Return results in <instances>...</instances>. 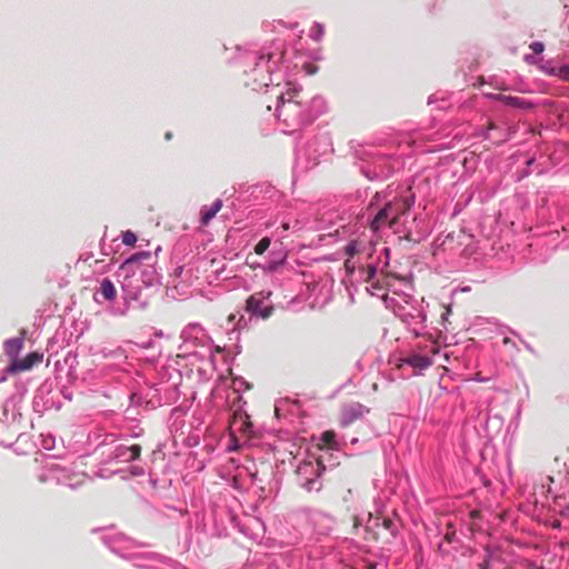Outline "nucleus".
I'll return each mask as SVG.
<instances>
[{
    "instance_id": "obj_1",
    "label": "nucleus",
    "mask_w": 569,
    "mask_h": 569,
    "mask_svg": "<svg viewBox=\"0 0 569 569\" xmlns=\"http://www.w3.org/2000/svg\"><path fill=\"white\" fill-rule=\"evenodd\" d=\"M150 251H139L128 257L117 271L118 281L121 284L123 307H114L111 312L114 316H124L130 306L144 310L149 306L150 298L158 291L161 281L156 268L143 260H151Z\"/></svg>"
},
{
    "instance_id": "obj_2",
    "label": "nucleus",
    "mask_w": 569,
    "mask_h": 569,
    "mask_svg": "<svg viewBox=\"0 0 569 569\" xmlns=\"http://www.w3.org/2000/svg\"><path fill=\"white\" fill-rule=\"evenodd\" d=\"M233 62L242 71L243 84L252 91L268 88L274 81L280 63L286 61L282 43L259 48L257 44L236 46Z\"/></svg>"
},
{
    "instance_id": "obj_3",
    "label": "nucleus",
    "mask_w": 569,
    "mask_h": 569,
    "mask_svg": "<svg viewBox=\"0 0 569 569\" xmlns=\"http://www.w3.org/2000/svg\"><path fill=\"white\" fill-rule=\"evenodd\" d=\"M286 91L277 97L276 117L284 133H295L310 126L327 112V101L321 96H309L293 82L286 83Z\"/></svg>"
},
{
    "instance_id": "obj_4",
    "label": "nucleus",
    "mask_w": 569,
    "mask_h": 569,
    "mask_svg": "<svg viewBox=\"0 0 569 569\" xmlns=\"http://www.w3.org/2000/svg\"><path fill=\"white\" fill-rule=\"evenodd\" d=\"M412 196H399L396 191L387 188L377 191L366 207V211L358 219L378 233L386 229L400 232L401 218L406 216L413 206Z\"/></svg>"
},
{
    "instance_id": "obj_5",
    "label": "nucleus",
    "mask_w": 569,
    "mask_h": 569,
    "mask_svg": "<svg viewBox=\"0 0 569 569\" xmlns=\"http://www.w3.org/2000/svg\"><path fill=\"white\" fill-rule=\"evenodd\" d=\"M101 540L113 553L122 558H137L141 560L137 566L147 569H186L177 560L158 552L134 553L133 550L142 545L121 532L108 531Z\"/></svg>"
},
{
    "instance_id": "obj_6",
    "label": "nucleus",
    "mask_w": 569,
    "mask_h": 569,
    "mask_svg": "<svg viewBox=\"0 0 569 569\" xmlns=\"http://www.w3.org/2000/svg\"><path fill=\"white\" fill-rule=\"evenodd\" d=\"M356 156L359 160L360 172L371 181L387 179L403 166V160L399 154L380 150L373 146L357 150Z\"/></svg>"
},
{
    "instance_id": "obj_7",
    "label": "nucleus",
    "mask_w": 569,
    "mask_h": 569,
    "mask_svg": "<svg viewBox=\"0 0 569 569\" xmlns=\"http://www.w3.org/2000/svg\"><path fill=\"white\" fill-rule=\"evenodd\" d=\"M325 466L318 460L302 461L297 466L296 483L307 492H319L322 489Z\"/></svg>"
},
{
    "instance_id": "obj_8",
    "label": "nucleus",
    "mask_w": 569,
    "mask_h": 569,
    "mask_svg": "<svg viewBox=\"0 0 569 569\" xmlns=\"http://www.w3.org/2000/svg\"><path fill=\"white\" fill-rule=\"evenodd\" d=\"M331 150L329 138L326 134H319L301 144L298 142L295 148L297 161H306V167L316 166L319 158Z\"/></svg>"
},
{
    "instance_id": "obj_9",
    "label": "nucleus",
    "mask_w": 569,
    "mask_h": 569,
    "mask_svg": "<svg viewBox=\"0 0 569 569\" xmlns=\"http://www.w3.org/2000/svg\"><path fill=\"white\" fill-rule=\"evenodd\" d=\"M271 291L262 290L248 297L246 301V312L249 315V321L267 320L273 312V305L270 301Z\"/></svg>"
},
{
    "instance_id": "obj_10",
    "label": "nucleus",
    "mask_w": 569,
    "mask_h": 569,
    "mask_svg": "<svg viewBox=\"0 0 569 569\" xmlns=\"http://www.w3.org/2000/svg\"><path fill=\"white\" fill-rule=\"evenodd\" d=\"M396 316L405 322L408 328L419 337L426 328L427 315L421 307L417 306H399Z\"/></svg>"
},
{
    "instance_id": "obj_11",
    "label": "nucleus",
    "mask_w": 569,
    "mask_h": 569,
    "mask_svg": "<svg viewBox=\"0 0 569 569\" xmlns=\"http://www.w3.org/2000/svg\"><path fill=\"white\" fill-rule=\"evenodd\" d=\"M60 390L54 389V382L51 380L43 381L36 391L33 397V409L36 411H44L52 408L59 409L60 403L57 401V393Z\"/></svg>"
},
{
    "instance_id": "obj_12",
    "label": "nucleus",
    "mask_w": 569,
    "mask_h": 569,
    "mask_svg": "<svg viewBox=\"0 0 569 569\" xmlns=\"http://www.w3.org/2000/svg\"><path fill=\"white\" fill-rule=\"evenodd\" d=\"M140 455L141 447L139 445H117L102 452V462L106 465L131 462L137 460L140 457Z\"/></svg>"
},
{
    "instance_id": "obj_13",
    "label": "nucleus",
    "mask_w": 569,
    "mask_h": 569,
    "mask_svg": "<svg viewBox=\"0 0 569 569\" xmlns=\"http://www.w3.org/2000/svg\"><path fill=\"white\" fill-rule=\"evenodd\" d=\"M306 519L312 532L318 536H328L336 523L333 517L320 510L307 511Z\"/></svg>"
},
{
    "instance_id": "obj_14",
    "label": "nucleus",
    "mask_w": 569,
    "mask_h": 569,
    "mask_svg": "<svg viewBox=\"0 0 569 569\" xmlns=\"http://www.w3.org/2000/svg\"><path fill=\"white\" fill-rule=\"evenodd\" d=\"M181 339L186 346H206L210 338L199 323H189L181 332Z\"/></svg>"
},
{
    "instance_id": "obj_15",
    "label": "nucleus",
    "mask_w": 569,
    "mask_h": 569,
    "mask_svg": "<svg viewBox=\"0 0 569 569\" xmlns=\"http://www.w3.org/2000/svg\"><path fill=\"white\" fill-rule=\"evenodd\" d=\"M481 136L483 139L499 146L510 139L511 131L510 129L497 124L496 122H490L487 129L482 130Z\"/></svg>"
},
{
    "instance_id": "obj_16",
    "label": "nucleus",
    "mask_w": 569,
    "mask_h": 569,
    "mask_svg": "<svg viewBox=\"0 0 569 569\" xmlns=\"http://www.w3.org/2000/svg\"><path fill=\"white\" fill-rule=\"evenodd\" d=\"M400 362V367L406 365L415 369L417 373H420L432 365V358L428 355L410 352L401 358Z\"/></svg>"
},
{
    "instance_id": "obj_17",
    "label": "nucleus",
    "mask_w": 569,
    "mask_h": 569,
    "mask_svg": "<svg viewBox=\"0 0 569 569\" xmlns=\"http://www.w3.org/2000/svg\"><path fill=\"white\" fill-rule=\"evenodd\" d=\"M390 259V249L388 247H382L380 253L378 256L377 262H369L367 264L366 270H363L365 279L367 281L373 280L377 276L378 270H383L389 266Z\"/></svg>"
},
{
    "instance_id": "obj_18",
    "label": "nucleus",
    "mask_w": 569,
    "mask_h": 569,
    "mask_svg": "<svg viewBox=\"0 0 569 569\" xmlns=\"http://www.w3.org/2000/svg\"><path fill=\"white\" fill-rule=\"evenodd\" d=\"M368 412L369 409L359 402L346 405L341 412V425L347 427Z\"/></svg>"
},
{
    "instance_id": "obj_19",
    "label": "nucleus",
    "mask_w": 569,
    "mask_h": 569,
    "mask_svg": "<svg viewBox=\"0 0 569 569\" xmlns=\"http://www.w3.org/2000/svg\"><path fill=\"white\" fill-rule=\"evenodd\" d=\"M41 360L42 355L31 352L22 360L14 359L13 361H11V363L7 367V371L12 373L24 371L32 368L33 365L40 362Z\"/></svg>"
},
{
    "instance_id": "obj_20",
    "label": "nucleus",
    "mask_w": 569,
    "mask_h": 569,
    "mask_svg": "<svg viewBox=\"0 0 569 569\" xmlns=\"http://www.w3.org/2000/svg\"><path fill=\"white\" fill-rule=\"evenodd\" d=\"M116 297L117 290L113 282L108 278H103L100 282L99 289L94 292V300L98 303H101L102 300L112 301L116 299Z\"/></svg>"
},
{
    "instance_id": "obj_21",
    "label": "nucleus",
    "mask_w": 569,
    "mask_h": 569,
    "mask_svg": "<svg viewBox=\"0 0 569 569\" xmlns=\"http://www.w3.org/2000/svg\"><path fill=\"white\" fill-rule=\"evenodd\" d=\"M492 99L501 101L503 104L521 110H528L533 108V103L525 98L516 96H506L501 93L492 94Z\"/></svg>"
},
{
    "instance_id": "obj_22",
    "label": "nucleus",
    "mask_w": 569,
    "mask_h": 569,
    "mask_svg": "<svg viewBox=\"0 0 569 569\" xmlns=\"http://www.w3.org/2000/svg\"><path fill=\"white\" fill-rule=\"evenodd\" d=\"M46 468L50 473V477L54 478L58 483H63L74 488L73 485L67 483V480L69 479V469L67 467H63L57 462H47Z\"/></svg>"
},
{
    "instance_id": "obj_23",
    "label": "nucleus",
    "mask_w": 569,
    "mask_h": 569,
    "mask_svg": "<svg viewBox=\"0 0 569 569\" xmlns=\"http://www.w3.org/2000/svg\"><path fill=\"white\" fill-rule=\"evenodd\" d=\"M336 218V214L333 212H326L322 214L321 218H317L316 220V228L319 230H328V236H332L333 233H337L339 228L345 227V224L339 223L338 228H335L333 231H330V229L336 224L333 219Z\"/></svg>"
},
{
    "instance_id": "obj_24",
    "label": "nucleus",
    "mask_w": 569,
    "mask_h": 569,
    "mask_svg": "<svg viewBox=\"0 0 569 569\" xmlns=\"http://www.w3.org/2000/svg\"><path fill=\"white\" fill-rule=\"evenodd\" d=\"M222 208V200L216 199L210 207H202L200 210V222L207 226Z\"/></svg>"
},
{
    "instance_id": "obj_25",
    "label": "nucleus",
    "mask_w": 569,
    "mask_h": 569,
    "mask_svg": "<svg viewBox=\"0 0 569 569\" xmlns=\"http://www.w3.org/2000/svg\"><path fill=\"white\" fill-rule=\"evenodd\" d=\"M24 342V337H14L11 339H8L3 343L4 352L6 355L12 359H17V356L21 351Z\"/></svg>"
},
{
    "instance_id": "obj_26",
    "label": "nucleus",
    "mask_w": 569,
    "mask_h": 569,
    "mask_svg": "<svg viewBox=\"0 0 569 569\" xmlns=\"http://www.w3.org/2000/svg\"><path fill=\"white\" fill-rule=\"evenodd\" d=\"M242 469L250 477L251 483L263 492L266 490L264 485L268 482V473L263 470H252L249 467H243Z\"/></svg>"
},
{
    "instance_id": "obj_27",
    "label": "nucleus",
    "mask_w": 569,
    "mask_h": 569,
    "mask_svg": "<svg viewBox=\"0 0 569 569\" xmlns=\"http://www.w3.org/2000/svg\"><path fill=\"white\" fill-rule=\"evenodd\" d=\"M271 256L270 258H268L266 260V263H264V269L266 270H269V271H274L277 270L280 266H282L286 261V258H287V254L283 252V251H278V252H271Z\"/></svg>"
},
{
    "instance_id": "obj_28",
    "label": "nucleus",
    "mask_w": 569,
    "mask_h": 569,
    "mask_svg": "<svg viewBox=\"0 0 569 569\" xmlns=\"http://www.w3.org/2000/svg\"><path fill=\"white\" fill-rule=\"evenodd\" d=\"M129 400H130V406L131 407H142V406H146V408H156L157 406H160V400H157V401H153L152 399L150 400H144L143 396L139 392H132L129 397Z\"/></svg>"
},
{
    "instance_id": "obj_29",
    "label": "nucleus",
    "mask_w": 569,
    "mask_h": 569,
    "mask_svg": "<svg viewBox=\"0 0 569 569\" xmlns=\"http://www.w3.org/2000/svg\"><path fill=\"white\" fill-rule=\"evenodd\" d=\"M560 66L561 63H557L553 60H547L540 68L546 74L558 78V70H560Z\"/></svg>"
},
{
    "instance_id": "obj_30",
    "label": "nucleus",
    "mask_w": 569,
    "mask_h": 569,
    "mask_svg": "<svg viewBox=\"0 0 569 569\" xmlns=\"http://www.w3.org/2000/svg\"><path fill=\"white\" fill-rule=\"evenodd\" d=\"M325 33V27L320 22H313L310 30L309 37L315 41H320Z\"/></svg>"
},
{
    "instance_id": "obj_31",
    "label": "nucleus",
    "mask_w": 569,
    "mask_h": 569,
    "mask_svg": "<svg viewBox=\"0 0 569 569\" xmlns=\"http://www.w3.org/2000/svg\"><path fill=\"white\" fill-rule=\"evenodd\" d=\"M228 322L234 326V329L240 330L247 327V319L244 315H230L228 317Z\"/></svg>"
},
{
    "instance_id": "obj_32",
    "label": "nucleus",
    "mask_w": 569,
    "mask_h": 569,
    "mask_svg": "<svg viewBox=\"0 0 569 569\" xmlns=\"http://www.w3.org/2000/svg\"><path fill=\"white\" fill-rule=\"evenodd\" d=\"M102 353L106 358H111L113 360L120 361L122 359H126L127 356L124 355V350L121 348H117L113 350H102Z\"/></svg>"
},
{
    "instance_id": "obj_33",
    "label": "nucleus",
    "mask_w": 569,
    "mask_h": 569,
    "mask_svg": "<svg viewBox=\"0 0 569 569\" xmlns=\"http://www.w3.org/2000/svg\"><path fill=\"white\" fill-rule=\"evenodd\" d=\"M381 526L388 530L392 537H396L397 532H398V527L396 525V522L388 518V517H383L382 520H381Z\"/></svg>"
},
{
    "instance_id": "obj_34",
    "label": "nucleus",
    "mask_w": 569,
    "mask_h": 569,
    "mask_svg": "<svg viewBox=\"0 0 569 569\" xmlns=\"http://www.w3.org/2000/svg\"><path fill=\"white\" fill-rule=\"evenodd\" d=\"M271 240L268 237L262 238L259 240V242L254 246V252L257 254H263L270 247Z\"/></svg>"
},
{
    "instance_id": "obj_35",
    "label": "nucleus",
    "mask_w": 569,
    "mask_h": 569,
    "mask_svg": "<svg viewBox=\"0 0 569 569\" xmlns=\"http://www.w3.org/2000/svg\"><path fill=\"white\" fill-rule=\"evenodd\" d=\"M122 242L126 246H133L137 242V236L131 230H127L122 232Z\"/></svg>"
},
{
    "instance_id": "obj_36",
    "label": "nucleus",
    "mask_w": 569,
    "mask_h": 569,
    "mask_svg": "<svg viewBox=\"0 0 569 569\" xmlns=\"http://www.w3.org/2000/svg\"><path fill=\"white\" fill-rule=\"evenodd\" d=\"M359 244L357 241H349L345 248V252L346 254L349 257V258H352L355 257L356 253H358L359 249H358Z\"/></svg>"
},
{
    "instance_id": "obj_37",
    "label": "nucleus",
    "mask_w": 569,
    "mask_h": 569,
    "mask_svg": "<svg viewBox=\"0 0 569 569\" xmlns=\"http://www.w3.org/2000/svg\"><path fill=\"white\" fill-rule=\"evenodd\" d=\"M242 468H243V467H241V468H240V467H237V469H238V473H237L236 476H233V478H232V487H233L234 489H237V490H242V488H243V485H242V482H241V480H240V477H241V475H242V471H244Z\"/></svg>"
},
{
    "instance_id": "obj_38",
    "label": "nucleus",
    "mask_w": 569,
    "mask_h": 569,
    "mask_svg": "<svg viewBox=\"0 0 569 569\" xmlns=\"http://www.w3.org/2000/svg\"><path fill=\"white\" fill-rule=\"evenodd\" d=\"M558 78L562 81L569 82V64L561 63L560 70H558Z\"/></svg>"
},
{
    "instance_id": "obj_39",
    "label": "nucleus",
    "mask_w": 569,
    "mask_h": 569,
    "mask_svg": "<svg viewBox=\"0 0 569 569\" xmlns=\"http://www.w3.org/2000/svg\"><path fill=\"white\" fill-rule=\"evenodd\" d=\"M54 441H56V439H54L53 436H51V435L44 436L42 438V447H43V449H46V450L53 449L54 448Z\"/></svg>"
},
{
    "instance_id": "obj_40",
    "label": "nucleus",
    "mask_w": 569,
    "mask_h": 569,
    "mask_svg": "<svg viewBox=\"0 0 569 569\" xmlns=\"http://www.w3.org/2000/svg\"><path fill=\"white\" fill-rule=\"evenodd\" d=\"M367 290L371 293V295H375V296H379L381 291H383V286L380 283L379 280L377 281H373L371 283V287L367 288Z\"/></svg>"
},
{
    "instance_id": "obj_41",
    "label": "nucleus",
    "mask_w": 569,
    "mask_h": 569,
    "mask_svg": "<svg viewBox=\"0 0 569 569\" xmlns=\"http://www.w3.org/2000/svg\"><path fill=\"white\" fill-rule=\"evenodd\" d=\"M437 101H441V103L438 106V109H445L447 108V102L443 98H437L436 94H431L429 98H428V104L431 106L433 103H436Z\"/></svg>"
},
{
    "instance_id": "obj_42",
    "label": "nucleus",
    "mask_w": 569,
    "mask_h": 569,
    "mask_svg": "<svg viewBox=\"0 0 569 569\" xmlns=\"http://www.w3.org/2000/svg\"><path fill=\"white\" fill-rule=\"evenodd\" d=\"M530 49L533 51V53L540 54L545 50V44L542 42H540V41H533L530 44Z\"/></svg>"
},
{
    "instance_id": "obj_43",
    "label": "nucleus",
    "mask_w": 569,
    "mask_h": 569,
    "mask_svg": "<svg viewBox=\"0 0 569 569\" xmlns=\"http://www.w3.org/2000/svg\"><path fill=\"white\" fill-rule=\"evenodd\" d=\"M322 438L330 447L336 445V435L333 432L327 431L323 433Z\"/></svg>"
},
{
    "instance_id": "obj_44",
    "label": "nucleus",
    "mask_w": 569,
    "mask_h": 569,
    "mask_svg": "<svg viewBox=\"0 0 569 569\" xmlns=\"http://www.w3.org/2000/svg\"><path fill=\"white\" fill-rule=\"evenodd\" d=\"M130 473L134 477H140L146 473V470L142 466L134 465L130 467Z\"/></svg>"
},
{
    "instance_id": "obj_45",
    "label": "nucleus",
    "mask_w": 569,
    "mask_h": 569,
    "mask_svg": "<svg viewBox=\"0 0 569 569\" xmlns=\"http://www.w3.org/2000/svg\"><path fill=\"white\" fill-rule=\"evenodd\" d=\"M490 553H487L485 556V559L482 562L479 563V569H489L490 568Z\"/></svg>"
},
{
    "instance_id": "obj_46",
    "label": "nucleus",
    "mask_w": 569,
    "mask_h": 569,
    "mask_svg": "<svg viewBox=\"0 0 569 569\" xmlns=\"http://www.w3.org/2000/svg\"><path fill=\"white\" fill-rule=\"evenodd\" d=\"M233 385L238 387L244 386L247 389L249 388V385L247 381H244L242 378H237L233 380Z\"/></svg>"
},
{
    "instance_id": "obj_47",
    "label": "nucleus",
    "mask_w": 569,
    "mask_h": 569,
    "mask_svg": "<svg viewBox=\"0 0 569 569\" xmlns=\"http://www.w3.org/2000/svg\"><path fill=\"white\" fill-rule=\"evenodd\" d=\"M7 373H10L7 371V368L1 372L0 375V382H4L7 380Z\"/></svg>"
},
{
    "instance_id": "obj_48",
    "label": "nucleus",
    "mask_w": 569,
    "mask_h": 569,
    "mask_svg": "<svg viewBox=\"0 0 569 569\" xmlns=\"http://www.w3.org/2000/svg\"><path fill=\"white\" fill-rule=\"evenodd\" d=\"M560 515L562 517H569V505L561 510Z\"/></svg>"
},
{
    "instance_id": "obj_49",
    "label": "nucleus",
    "mask_w": 569,
    "mask_h": 569,
    "mask_svg": "<svg viewBox=\"0 0 569 569\" xmlns=\"http://www.w3.org/2000/svg\"><path fill=\"white\" fill-rule=\"evenodd\" d=\"M551 526H552L553 529H560L561 528V522L559 520H555Z\"/></svg>"
},
{
    "instance_id": "obj_50",
    "label": "nucleus",
    "mask_w": 569,
    "mask_h": 569,
    "mask_svg": "<svg viewBox=\"0 0 569 569\" xmlns=\"http://www.w3.org/2000/svg\"><path fill=\"white\" fill-rule=\"evenodd\" d=\"M262 468L263 469H269V475L270 476H274V472H273V470H272V468L270 466H267V465L262 463Z\"/></svg>"
},
{
    "instance_id": "obj_51",
    "label": "nucleus",
    "mask_w": 569,
    "mask_h": 569,
    "mask_svg": "<svg viewBox=\"0 0 569 569\" xmlns=\"http://www.w3.org/2000/svg\"><path fill=\"white\" fill-rule=\"evenodd\" d=\"M453 537H455V532L447 533V535H446V540H447L448 542H451V541H452V539H453Z\"/></svg>"
},
{
    "instance_id": "obj_52",
    "label": "nucleus",
    "mask_w": 569,
    "mask_h": 569,
    "mask_svg": "<svg viewBox=\"0 0 569 569\" xmlns=\"http://www.w3.org/2000/svg\"><path fill=\"white\" fill-rule=\"evenodd\" d=\"M449 312H450V310H447V312L442 315V319H443V321L448 320L447 315H448Z\"/></svg>"
},
{
    "instance_id": "obj_53",
    "label": "nucleus",
    "mask_w": 569,
    "mask_h": 569,
    "mask_svg": "<svg viewBox=\"0 0 569 569\" xmlns=\"http://www.w3.org/2000/svg\"><path fill=\"white\" fill-rule=\"evenodd\" d=\"M525 346H526V348H527L529 351L533 352V349H532V347H531L529 343H525Z\"/></svg>"
},
{
    "instance_id": "obj_54",
    "label": "nucleus",
    "mask_w": 569,
    "mask_h": 569,
    "mask_svg": "<svg viewBox=\"0 0 569 569\" xmlns=\"http://www.w3.org/2000/svg\"><path fill=\"white\" fill-rule=\"evenodd\" d=\"M568 478H569V470L566 469L565 475H563V479H568Z\"/></svg>"
},
{
    "instance_id": "obj_55",
    "label": "nucleus",
    "mask_w": 569,
    "mask_h": 569,
    "mask_svg": "<svg viewBox=\"0 0 569 569\" xmlns=\"http://www.w3.org/2000/svg\"><path fill=\"white\" fill-rule=\"evenodd\" d=\"M316 148L321 150L323 147H322V141H320L318 144H316Z\"/></svg>"
},
{
    "instance_id": "obj_56",
    "label": "nucleus",
    "mask_w": 569,
    "mask_h": 569,
    "mask_svg": "<svg viewBox=\"0 0 569 569\" xmlns=\"http://www.w3.org/2000/svg\"><path fill=\"white\" fill-rule=\"evenodd\" d=\"M533 161H535V159H533V158H530V159H528V160H527V164H528V166H530V164H532V163H533Z\"/></svg>"
},
{
    "instance_id": "obj_57",
    "label": "nucleus",
    "mask_w": 569,
    "mask_h": 569,
    "mask_svg": "<svg viewBox=\"0 0 569 569\" xmlns=\"http://www.w3.org/2000/svg\"><path fill=\"white\" fill-rule=\"evenodd\" d=\"M547 479H548V481H550V482H555V477H553V476H548V478H547Z\"/></svg>"
},
{
    "instance_id": "obj_58",
    "label": "nucleus",
    "mask_w": 569,
    "mask_h": 569,
    "mask_svg": "<svg viewBox=\"0 0 569 569\" xmlns=\"http://www.w3.org/2000/svg\"><path fill=\"white\" fill-rule=\"evenodd\" d=\"M282 227H283L284 230L289 229V224L288 223H282Z\"/></svg>"
},
{
    "instance_id": "obj_59",
    "label": "nucleus",
    "mask_w": 569,
    "mask_h": 569,
    "mask_svg": "<svg viewBox=\"0 0 569 569\" xmlns=\"http://www.w3.org/2000/svg\"><path fill=\"white\" fill-rule=\"evenodd\" d=\"M166 139L167 140L171 139V133L170 132L166 133Z\"/></svg>"
},
{
    "instance_id": "obj_60",
    "label": "nucleus",
    "mask_w": 569,
    "mask_h": 569,
    "mask_svg": "<svg viewBox=\"0 0 569 569\" xmlns=\"http://www.w3.org/2000/svg\"><path fill=\"white\" fill-rule=\"evenodd\" d=\"M350 442L353 445V443L358 442V439H357V438H353V439H351V441H350Z\"/></svg>"
},
{
    "instance_id": "obj_61",
    "label": "nucleus",
    "mask_w": 569,
    "mask_h": 569,
    "mask_svg": "<svg viewBox=\"0 0 569 569\" xmlns=\"http://www.w3.org/2000/svg\"><path fill=\"white\" fill-rule=\"evenodd\" d=\"M140 436V432H134L133 433V437H139Z\"/></svg>"
}]
</instances>
